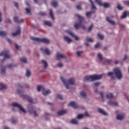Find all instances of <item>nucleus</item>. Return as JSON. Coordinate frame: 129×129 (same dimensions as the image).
Segmentation results:
<instances>
[{
    "instance_id": "f257e3e1",
    "label": "nucleus",
    "mask_w": 129,
    "mask_h": 129,
    "mask_svg": "<svg viewBox=\"0 0 129 129\" xmlns=\"http://www.w3.org/2000/svg\"><path fill=\"white\" fill-rule=\"evenodd\" d=\"M113 73L119 80H120V79L122 78V74H121V72L120 71V69H119V68H116L113 70V72H110L108 73V76L111 77L112 80L114 79V77L112 76L113 75Z\"/></svg>"
},
{
    "instance_id": "f03ea898",
    "label": "nucleus",
    "mask_w": 129,
    "mask_h": 129,
    "mask_svg": "<svg viewBox=\"0 0 129 129\" xmlns=\"http://www.w3.org/2000/svg\"><path fill=\"white\" fill-rule=\"evenodd\" d=\"M76 16L79 18V23H77L75 24V28L76 29V30H78L79 28H82L83 30H85V27L84 26V25H82V23H83V22L85 21L84 18L83 17L80 16V15L78 14H76Z\"/></svg>"
},
{
    "instance_id": "7ed1b4c3",
    "label": "nucleus",
    "mask_w": 129,
    "mask_h": 129,
    "mask_svg": "<svg viewBox=\"0 0 129 129\" xmlns=\"http://www.w3.org/2000/svg\"><path fill=\"white\" fill-rule=\"evenodd\" d=\"M60 80L62 82H63L64 85H65L67 89H69V87H70L69 84L71 85H74V84H75V79L73 78H71L68 81L67 80H65L63 77H60ZM68 83L69 84H68Z\"/></svg>"
},
{
    "instance_id": "20e7f679",
    "label": "nucleus",
    "mask_w": 129,
    "mask_h": 129,
    "mask_svg": "<svg viewBox=\"0 0 129 129\" xmlns=\"http://www.w3.org/2000/svg\"><path fill=\"white\" fill-rule=\"evenodd\" d=\"M103 75H93L91 76H87L85 77L84 81H94V80H98L102 78Z\"/></svg>"
},
{
    "instance_id": "39448f33",
    "label": "nucleus",
    "mask_w": 129,
    "mask_h": 129,
    "mask_svg": "<svg viewBox=\"0 0 129 129\" xmlns=\"http://www.w3.org/2000/svg\"><path fill=\"white\" fill-rule=\"evenodd\" d=\"M31 40L34 41V44H39V43H44L45 44H49L50 40H48L46 38H40L37 37H31Z\"/></svg>"
},
{
    "instance_id": "423d86ee",
    "label": "nucleus",
    "mask_w": 129,
    "mask_h": 129,
    "mask_svg": "<svg viewBox=\"0 0 129 129\" xmlns=\"http://www.w3.org/2000/svg\"><path fill=\"white\" fill-rule=\"evenodd\" d=\"M41 90H42L43 95H48L51 93V91L49 90H46L43 86L38 85L37 86V90L38 92L41 91Z\"/></svg>"
},
{
    "instance_id": "0eeeda50",
    "label": "nucleus",
    "mask_w": 129,
    "mask_h": 129,
    "mask_svg": "<svg viewBox=\"0 0 129 129\" xmlns=\"http://www.w3.org/2000/svg\"><path fill=\"white\" fill-rule=\"evenodd\" d=\"M17 93H18V94H20V95H21V96L22 97V98H23V99H27L28 102H30V103H34L33 99L29 97V96L27 95H22V93H23V92L22 91L18 90Z\"/></svg>"
},
{
    "instance_id": "6e6552de",
    "label": "nucleus",
    "mask_w": 129,
    "mask_h": 129,
    "mask_svg": "<svg viewBox=\"0 0 129 129\" xmlns=\"http://www.w3.org/2000/svg\"><path fill=\"white\" fill-rule=\"evenodd\" d=\"M9 51H3L0 53V56H4V58L2 60V62L4 63L5 61H6V59H10L11 58V56H10V54H9Z\"/></svg>"
},
{
    "instance_id": "1a4fd4ad",
    "label": "nucleus",
    "mask_w": 129,
    "mask_h": 129,
    "mask_svg": "<svg viewBox=\"0 0 129 129\" xmlns=\"http://www.w3.org/2000/svg\"><path fill=\"white\" fill-rule=\"evenodd\" d=\"M12 106H14L15 107H18V108H19V109H20V110L24 113H26V112H27V111H26L25 108H24L23 107H22V105L19 104L17 102L12 103Z\"/></svg>"
},
{
    "instance_id": "9d476101",
    "label": "nucleus",
    "mask_w": 129,
    "mask_h": 129,
    "mask_svg": "<svg viewBox=\"0 0 129 129\" xmlns=\"http://www.w3.org/2000/svg\"><path fill=\"white\" fill-rule=\"evenodd\" d=\"M96 3L99 5V6H101L102 7H104V8H109V4L108 3H102V1L101 0H95Z\"/></svg>"
},
{
    "instance_id": "9b49d317",
    "label": "nucleus",
    "mask_w": 129,
    "mask_h": 129,
    "mask_svg": "<svg viewBox=\"0 0 129 129\" xmlns=\"http://www.w3.org/2000/svg\"><path fill=\"white\" fill-rule=\"evenodd\" d=\"M56 58L57 60H61V59H66V55L64 54H61L59 52L56 53Z\"/></svg>"
},
{
    "instance_id": "f8f14e48",
    "label": "nucleus",
    "mask_w": 129,
    "mask_h": 129,
    "mask_svg": "<svg viewBox=\"0 0 129 129\" xmlns=\"http://www.w3.org/2000/svg\"><path fill=\"white\" fill-rule=\"evenodd\" d=\"M66 32L68 33V34H69L73 38H74L76 41H78L79 39V38H78V36H77L74 33L72 32L70 30H66Z\"/></svg>"
},
{
    "instance_id": "ddd939ff",
    "label": "nucleus",
    "mask_w": 129,
    "mask_h": 129,
    "mask_svg": "<svg viewBox=\"0 0 129 129\" xmlns=\"http://www.w3.org/2000/svg\"><path fill=\"white\" fill-rule=\"evenodd\" d=\"M28 111L30 114H34V116H38L37 112L33 109V107L28 108Z\"/></svg>"
},
{
    "instance_id": "4468645a",
    "label": "nucleus",
    "mask_w": 129,
    "mask_h": 129,
    "mask_svg": "<svg viewBox=\"0 0 129 129\" xmlns=\"http://www.w3.org/2000/svg\"><path fill=\"white\" fill-rule=\"evenodd\" d=\"M69 106H72V107H74V108H79V106L76 104V103L74 101L71 102L69 105Z\"/></svg>"
},
{
    "instance_id": "2eb2a0df",
    "label": "nucleus",
    "mask_w": 129,
    "mask_h": 129,
    "mask_svg": "<svg viewBox=\"0 0 129 129\" xmlns=\"http://www.w3.org/2000/svg\"><path fill=\"white\" fill-rule=\"evenodd\" d=\"M18 35H21V27H20V26H18V30L16 32L12 33L13 37H16V36H18Z\"/></svg>"
},
{
    "instance_id": "dca6fc26",
    "label": "nucleus",
    "mask_w": 129,
    "mask_h": 129,
    "mask_svg": "<svg viewBox=\"0 0 129 129\" xmlns=\"http://www.w3.org/2000/svg\"><path fill=\"white\" fill-rule=\"evenodd\" d=\"M14 21L15 23H17L18 24H21V23H24V19L19 20V18L17 17L14 18Z\"/></svg>"
},
{
    "instance_id": "f3484780",
    "label": "nucleus",
    "mask_w": 129,
    "mask_h": 129,
    "mask_svg": "<svg viewBox=\"0 0 129 129\" xmlns=\"http://www.w3.org/2000/svg\"><path fill=\"white\" fill-rule=\"evenodd\" d=\"M124 118V114H118L116 116V119L118 120H122V119H123Z\"/></svg>"
},
{
    "instance_id": "a211bd4d",
    "label": "nucleus",
    "mask_w": 129,
    "mask_h": 129,
    "mask_svg": "<svg viewBox=\"0 0 129 129\" xmlns=\"http://www.w3.org/2000/svg\"><path fill=\"white\" fill-rule=\"evenodd\" d=\"M51 5L54 8H57V7H58V2H57L56 0H52Z\"/></svg>"
},
{
    "instance_id": "6ab92c4d",
    "label": "nucleus",
    "mask_w": 129,
    "mask_h": 129,
    "mask_svg": "<svg viewBox=\"0 0 129 129\" xmlns=\"http://www.w3.org/2000/svg\"><path fill=\"white\" fill-rule=\"evenodd\" d=\"M67 112V110H62L57 112L58 115H63V114H65Z\"/></svg>"
},
{
    "instance_id": "aec40b11",
    "label": "nucleus",
    "mask_w": 129,
    "mask_h": 129,
    "mask_svg": "<svg viewBox=\"0 0 129 129\" xmlns=\"http://www.w3.org/2000/svg\"><path fill=\"white\" fill-rule=\"evenodd\" d=\"M108 104H109V105H111L112 106H113V105H115V106H117V103L116 102L109 101Z\"/></svg>"
},
{
    "instance_id": "412c9836",
    "label": "nucleus",
    "mask_w": 129,
    "mask_h": 129,
    "mask_svg": "<svg viewBox=\"0 0 129 129\" xmlns=\"http://www.w3.org/2000/svg\"><path fill=\"white\" fill-rule=\"evenodd\" d=\"M106 21L107 22H108V23H110L111 25H115V22L110 20V18H109V17H106Z\"/></svg>"
},
{
    "instance_id": "4be33fe9",
    "label": "nucleus",
    "mask_w": 129,
    "mask_h": 129,
    "mask_svg": "<svg viewBox=\"0 0 129 129\" xmlns=\"http://www.w3.org/2000/svg\"><path fill=\"white\" fill-rule=\"evenodd\" d=\"M98 111L100 112V113H101L102 114H103V115H107V113H106L105 111H104V110H103V109H102L101 108H99Z\"/></svg>"
},
{
    "instance_id": "5701e85b",
    "label": "nucleus",
    "mask_w": 129,
    "mask_h": 129,
    "mask_svg": "<svg viewBox=\"0 0 129 129\" xmlns=\"http://www.w3.org/2000/svg\"><path fill=\"white\" fill-rule=\"evenodd\" d=\"M64 40L66 42H68V44H70V43H71V42H72V40L71 39H70V38H69V37H67V36H64Z\"/></svg>"
},
{
    "instance_id": "b1692460",
    "label": "nucleus",
    "mask_w": 129,
    "mask_h": 129,
    "mask_svg": "<svg viewBox=\"0 0 129 129\" xmlns=\"http://www.w3.org/2000/svg\"><path fill=\"white\" fill-rule=\"evenodd\" d=\"M44 24L45 26H48V27H52V22L50 21H44Z\"/></svg>"
},
{
    "instance_id": "393cba45",
    "label": "nucleus",
    "mask_w": 129,
    "mask_h": 129,
    "mask_svg": "<svg viewBox=\"0 0 129 129\" xmlns=\"http://www.w3.org/2000/svg\"><path fill=\"white\" fill-rule=\"evenodd\" d=\"M7 35H8L7 32L0 31V36H1V37H6Z\"/></svg>"
},
{
    "instance_id": "a878e982",
    "label": "nucleus",
    "mask_w": 129,
    "mask_h": 129,
    "mask_svg": "<svg viewBox=\"0 0 129 129\" xmlns=\"http://www.w3.org/2000/svg\"><path fill=\"white\" fill-rule=\"evenodd\" d=\"M94 13H95V12H87L86 16L87 18H90V17H91V15H92V14H94Z\"/></svg>"
},
{
    "instance_id": "bb28decb",
    "label": "nucleus",
    "mask_w": 129,
    "mask_h": 129,
    "mask_svg": "<svg viewBox=\"0 0 129 129\" xmlns=\"http://www.w3.org/2000/svg\"><path fill=\"white\" fill-rule=\"evenodd\" d=\"M7 87V85L0 83V90H2V89H6Z\"/></svg>"
},
{
    "instance_id": "cd10ccee",
    "label": "nucleus",
    "mask_w": 129,
    "mask_h": 129,
    "mask_svg": "<svg viewBox=\"0 0 129 129\" xmlns=\"http://www.w3.org/2000/svg\"><path fill=\"white\" fill-rule=\"evenodd\" d=\"M49 15L51 18L52 19V20H55V18H54V14L53 13V11L52 10V9L50 10Z\"/></svg>"
},
{
    "instance_id": "c85d7f7f",
    "label": "nucleus",
    "mask_w": 129,
    "mask_h": 129,
    "mask_svg": "<svg viewBox=\"0 0 129 129\" xmlns=\"http://www.w3.org/2000/svg\"><path fill=\"white\" fill-rule=\"evenodd\" d=\"M80 95L83 98H86V93L83 91L80 92Z\"/></svg>"
},
{
    "instance_id": "c756f323",
    "label": "nucleus",
    "mask_w": 129,
    "mask_h": 129,
    "mask_svg": "<svg viewBox=\"0 0 129 129\" xmlns=\"http://www.w3.org/2000/svg\"><path fill=\"white\" fill-rule=\"evenodd\" d=\"M71 123H73L74 124H77L78 123V120L76 119H73L71 121Z\"/></svg>"
},
{
    "instance_id": "7c9ffc66",
    "label": "nucleus",
    "mask_w": 129,
    "mask_h": 129,
    "mask_svg": "<svg viewBox=\"0 0 129 129\" xmlns=\"http://www.w3.org/2000/svg\"><path fill=\"white\" fill-rule=\"evenodd\" d=\"M21 62H23V63H28V61H27V58L25 57H22L20 59Z\"/></svg>"
},
{
    "instance_id": "2f4dec72",
    "label": "nucleus",
    "mask_w": 129,
    "mask_h": 129,
    "mask_svg": "<svg viewBox=\"0 0 129 129\" xmlns=\"http://www.w3.org/2000/svg\"><path fill=\"white\" fill-rule=\"evenodd\" d=\"M90 3H91L92 5V10H96V7L94 5V4H93V2L91 0H89Z\"/></svg>"
},
{
    "instance_id": "473e14b6",
    "label": "nucleus",
    "mask_w": 129,
    "mask_h": 129,
    "mask_svg": "<svg viewBox=\"0 0 129 129\" xmlns=\"http://www.w3.org/2000/svg\"><path fill=\"white\" fill-rule=\"evenodd\" d=\"M106 97L108 99L112 98L113 97V95L112 93L108 94L106 95Z\"/></svg>"
},
{
    "instance_id": "72a5a7b5",
    "label": "nucleus",
    "mask_w": 129,
    "mask_h": 129,
    "mask_svg": "<svg viewBox=\"0 0 129 129\" xmlns=\"http://www.w3.org/2000/svg\"><path fill=\"white\" fill-rule=\"evenodd\" d=\"M44 51L45 52V54H46V55H50V54H51V52H50V50H49L48 48L45 49Z\"/></svg>"
},
{
    "instance_id": "f704fd0d",
    "label": "nucleus",
    "mask_w": 129,
    "mask_h": 129,
    "mask_svg": "<svg viewBox=\"0 0 129 129\" xmlns=\"http://www.w3.org/2000/svg\"><path fill=\"white\" fill-rule=\"evenodd\" d=\"M26 76L27 77H30L31 76V71H30V70H26Z\"/></svg>"
},
{
    "instance_id": "c9c22d12",
    "label": "nucleus",
    "mask_w": 129,
    "mask_h": 129,
    "mask_svg": "<svg viewBox=\"0 0 129 129\" xmlns=\"http://www.w3.org/2000/svg\"><path fill=\"white\" fill-rule=\"evenodd\" d=\"M41 63H44V69H46V68H47V67H48V63H47V62H46V61L42 60H41Z\"/></svg>"
},
{
    "instance_id": "e433bc0d",
    "label": "nucleus",
    "mask_w": 129,
    "mask_h": 129,
    "mask_svg": "<svg viewBox=\"0 0 129 129\" xmlns=\"http://www.w3.org/2000/svg\"><path fill=\"white\" fill-rule=\"evenodd\" d=\"M1 74H2V75H5V74H6V67H4V69H2Z\"/></svg>"
},
{
    "instance_id": "4c0bfd02",
    "label": "nucleus",
    "mask_w": 129,
    "mask_h": 129,
    "mask_svg": "<svg viewBox=\"0 0 129 129\" xmlns=\"http://www.w3.org/2000/svg\"><path fill=\"white\" fill-rule=\"evenodd\" d=\"M98 58L99 60H100V61H102V60L103 59V58L102 57V55L100 53H99L98 54Z\"/></svg>"
},
{
    "instance_id": "58836bf2",
    "label": "nucleus",
    "mask_w": 129,
    "mask_h": 129,
    "mask_svg": "<svg viewBox=\"0 0 129 129\" xmlns=\"http://www.w3.org/2000/svg\"><path fill=\"white\" fill-rule=\"evenodd\" d=\"M83 117H84V115H83V114H79L78 115V116H77V118L78 119H81V118H83Z\"/></svg>"
},
{
    "instance_id": "ea45409f",
    "label": "nucleus",
    "mask_w": 129,
    "mask_h": 129,
    "mask_svg": "<svg viewBox=\"0 0 129 129\" xmlns=\"http://www.w3.org/2000/svg\"><path fill=\"white\" fill-rule=\"evenodd\" d=\"M86 41L87 42H90L91 43H92V42H93V39H91L90 37H87Z\"/></svg>"
},
{
    "instance_id": "a19ab883",
    "label": "nucleus",
    "mask_w": 129,
    "mask_h": 129,
    "mask_svg": "<svg viewBox=\"0 0 129 129\" xmlns=\"http://www.w3.org/2000/svg\"><path fill=\"white\" fill-rule=\"evenodd\" d=\"M98 37L100 40H103L104 36L100 33H98Z\"/></svg>"
},
{
    "instance_id": "79ce46f5",
    "label": "nucleus",
    "mask_w": 129,
    "mask_h": 129,
    "mask_svg": "<svg viewBox=\"0 0 129 129\" xmlns=\"http://www.w3.org/2000/svg\"><path fill=\"white\" fill-rule=\"evenodd\" d=\"M82 54H83V51H79L77 52V55L78 56V57H80Z\"/></svg>"
},
{
    "instance_id": "37998d69",
    "label": "nucleus",
    "mask_w": 129,
    "mask_h": 129,
    "mask_svg": "<svg viewBox=\"0 0 129 129\" xmlns=\"http://www.w3.org/2000/svg\"><path fill=\"white\" fill-rule=\"evenodd\" d=\"M126 16H127V12H125L123 13V15L121 18V19H124V18H126Z\"/></svg>"
},
{
    "instance_id": "c03bdc74",
    "label": "nucleus",
    "mask_w": 129,
    "mask_h": 129,
    "mask_svg": "<svg viewBox=\"0 0 129 129\" xmlns=\"http://www.w3.org/2000/svg\"><path fill=\"white\" fill-rule=\"evenodd\" d=\"M25 11L27 14H30L31 15V10L29 8H26Z\"/></svg>"
},
{
    "instance_id": "a18cd8bd",
    "label": "nucleus",
    "mask_w": 129,
    "mask_h": 129,
    "mask_svg": "<svg viewBox=\"0 0 129 129\" xmlns=\"http://www.w3.org/2000/svg\"><path fill=\"white\" fill-rule=\"evenodd\" d=\"M39 15H40V16H42V17H43L44 16H46V12H40L39 13Z\"/></svg>"
},
{
    "instance_id": "49530a36",
    "label": "nucleus",
    "mask_w": 129,
    "mask_h": 129,
    "mask_svg": "<svg viewBox=\"0 0 129 129\" xmlns=\"http://www.w3.org/2000/svg\"><path fill=\"white\" fill-rule=\"evenodd\" d=\"M117 9H118V10H119V11H121V10H122V9H123V8L121 7L120 5L118 4L117 5Z\"/></svg>"
},
{
    "instance_id": "de8ad7c7",
    "label": "nucleus",
    "mask_w": 129,
    "mask_h": 129,
    "mask_svg": "<svg viewBox=\"0 0 129 129\" xmlns=\"http://www.w3.org/2000/svg\"><path fill=\"white\" fill-rule=\"evenodd\" d=\"M57 98L60 99V100H62V99H63V97L61 95L58 94L57 95Z\"/></svg>"
},
{
    "instance_id": "09e8293b",
    "label": "nucleus",
    "mask_w": 129,
    "mask_h": 129,
    "mask_svg": "<svg viewBox=\"0 0 129 129\" xmlns=\"http://www.w3.org/2000/svg\"><path fill=\"white\" fill-rule=\"evenodd\" d=\"M93 28V24H91L90 27L88 29V32H91Z\"/></svg>"
},
{
    "instance_id": "8fccbe9b",
    "label": "nucleus",
    "mask_w": 129,
    "mask_h": 129,
    "mask_svg": "<svg viewBox=\"0 0 129 129\" xmlns=\"http://www.w3.org/2000/svg\"><path fill=\"white\" fill-rule=\"evenodd\" d=\"M100 84V83L99 82H97L93 84V85H94L96 87H98V86Z\"/></svg>"
},
{
    "instance_id": "3c124183",
    "label": "nucleus",
    "mask_w": 129,
    "mask_h": 129,
    "mask_svg": "<svg viewBox=\"0 0 129 129\" xmlns=\"http://www.w3.org/2000/svg\"><path fill=\"white\" fill-rule=\"evenodd\" d=\"M17 66H13V64H10L8 66V68L11 69L13 68V67H16Z\"/></svg>"
},
{
    "instance_id": "603ef678",
    "label": "nucleus",
    "mask_w": 129,
    "mask_h": 129,
    "mask_svg": "<svg viewBox=\"0 0 129 129\" xmlns=\"http://www.w3.org/2000/svg\"><path fill=\"white\" fill-rule=\"evenodd\" d=\"M105 61L106 62V63H107L108 64H110V63H111L112 61L111 59H105Z\"/></svg>"
},
{
    "instance_id": "864d4df0",
    "label": "nucleus",
    "mask_w": 129,
    "mask_h": 129,
    "mask_svg": "<svg viewBox=\"0 0 129 129\" xmlns=\"http://www.w3.org/2000/svg\"><path fill=\"white\" fill-rule=\"evenodd\" d=\"M100 47V44H99V42H98L95 45V48H99Z\"/></svg>"
},
{
    "instance_id": "5fc2aeb1",
    "label": "nucleus",
    "mask_w": 129,
    "mask_h": 129,
    "mask_svg": "<svg viewBox=\"0 0 129 129\" xmlns=\"http://www.w3.org/2000/svg\"><path fill=\"white\" fill-rule=\"evenodd\" d=\"M124 4L125 6H129V1L124 2Z\"/></svg>"
},
{
    "instance_id": "6e6d98bb",
    "label": "nucleus",
    "mask_w": 129,
    "mask_h": 129,
    "mask_svg": "<svg viewBox=\"0 0 129 129\" xmlns=\"http://www.w3.org/2000/svg\"><path fill=\"white\" fill-rule=\"evenodd\" d=\"M15 47L17 50H20V48H21V46H19V45H18L17 44H15Z\"/></svg>"
},
{
    "instance_id": "4d7b16f0",
    "label": "nucleus",
    "mask_w": 129,
    "mask_h": 129,
    "mask_svg": "<svg viewBox=\"0 0 129 129\" xmlns=\"http://www.w3.org/2000/svg\"><path fill=\"white\" fill-rule=\"evenodd\" d=\"M100 96H101V97L102 99L103 100V97H104V96H103V92H101L100 93Z\"/></svg>"
},
{
    "instance_id": "13d9d810",
    "label": "nucleus",
    "mask_w": 129,
    "mask_h": 129,
    "mask_svg": "<svg viewBox=\"0 0 129 129\" xmlns=\"http://www.w3.org/2000/svg\"><path fill=\"white\" fill-rule=\"evenodd\" d=\"M14 6L17 9H19V4L17 3H14Z\"/></svg>"
},
{
    "instance_id": "bf43d9fd",
    "label": "nucleus",
    "mask_w": 129,
    "mask_h": 129,
    "mask_svg": "<svg viewBox=\"0 0 129 129\" xmlns=\"http://www.w3.org/2000/svg\"><path fill=\"white\" fill-rule=\"evenodd\" d=\"M57 66L60 68L62 67L63 64H62L61 63H57Z\"/></svg>"
},
{
    "instance_id": "052dcab7",
    "label": "nucleus",
    "mask_w": 129,
    "mask_h": 129,
    "mask_svg": "<svg viewBox=\"0 0 129 129\" xmlns=\"http://www.w3.org/2000/svg\"><path fill=\"white\" fill-rule=\"evenodd\" d=\"M76 8L78 10H81V6L80 5H77Z\"/></svg>"
},
{
    "instance_id": "680f3d73",
    "label": "nucleus",
    "mask_w": 129,
    "mask_h": 129,
    "mask_svg": "<svg viewBox=\"0 0 129 129\" xmlns=\"http://www.w3.org/2000/svg\"><path fill=\"white\" fill-rule=\"evenodd\" d=\"M7 41H8V42H9V43L10 44H12V40L11 39L8 38V39H7Z\"/></svg>"
},
{
    "instance_id": "e2e57ef3",
    "label": "nucleus",
    "mask_w": 129,
    "mask_h": 129,
    "mask_svg": "<svg viewBox=\"0 0 129 129\" xmlns=\"http://www.w3.org/2000/svg\"><path fill=\"white\" fill-rule=\"evenodd\" d=\"M85 114L86 116H89V114H88V112H86L85 113Z\"/></svg>"
},
{
    "instance_id": "0e129e2a",
    "label": "nucleus",
    "mask_w": 129,
    "mask_h": 129,
    "mask_svg": "<svg viewBox=\"0 0 129 129\" xmlns=\"http://www.w3.org/2000/svg\"><path fill=\"white\" fill-rule=\"evenodd\" d=\"M18 85L19 87H20V88H23V86H22L20 84H18Z\"/></svg>"
},
{
    "instance_id": "69168bd1",
    "label": "nucleus",
    "mask_w": 129,
    "mask_h": 129,
    "mask_svg": "<svg viewBox=\"0 0 129 129\" xmlns=\"http://www.w3.org/2000/svg\"><path fill=\"white\" fill-rule=\"evenodd\" d=\"M16 122H17V120H13L12 121V123H16Z\"/></svg>"
},
{
    "instance_id": "338daca9",
    "label": "nucleus",
    "mask_w": 129,
    "mask_h": 129,
    "mask_svg": "<svg viewBox=\"0 0 129 129\" xmlns=\"http://www.w3.org/2000/svg\"><path fill=\"white\" fill-rule=\"evenodd\" d=\"M85 45H86V46H89V43H88V42H86V43H85Z\"/></svg>"
},
{
    "instance_id": "774afa93",
    "label": "nucleus",
    "mask_w": 129,
    "mask_h": 129,
    "mask_svg": "<svg viewBox=\"0 0 129 129\" xmlns=\"http://www.w3.org/2000/svg\"><path fill=\"white\" fill-rule=\"evenodd\" d=\"M4 129H10V128H9L8 126H5L4 127Z\"/></svg>"
}]
</instances>
